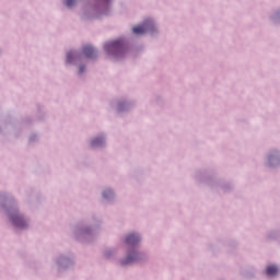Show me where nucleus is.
I'll return each instance as SVG.
<instances>
[{"instance_id": "8", "label": "nucleus", "mask_w": 280, "mask_h": 280, "mask_svg": "<svg viewBox=\"0 0 280 280\" xmlns=\"http://www.w3.org/2000/svg\"><path fill=\"white\" fill-rule=\"evenodd\" d=\"M104 143V139L103 138H96L92 141V145L93 148L97 147V145H102Z\"/></svg>"}, {"instance_id": "11", "label": "nucleus", "mask_w": 280, "mask_h": 280, "mask_svg": "<svg viewBox=\"0 0 280 280\" xmlns=\"http://www.w3.org/2000/svg\"><path fill=\"white\" fill-rule=\"evenodd\" d=\"M67 60L68 62H71L73 60V52H68Z\"/></svg>"}, {"instance_id": "4", "label": "nucleus", "mask_w": 280, "mask_h": 280, "mask_svg": "<svg viewBox=\"0 0 280 280\" xmlns=\"http://www.w3.org/2000/svg\"><path fill=\"white\" fill-rule=\"evenodd\" d=\"M139 259V254L136 252H132L127 256V259H124L121 261L122 266H128V264H135Z\"/></svg>"}, {"instance_id": "6", "label": "nucleus", "mask_w": 280, "mask_h": 280, "mask_svg": "<svg viewBox=\"0 0 280 280\" xmlns=\"http://www.w3.org/2000/svg\"><path fill=\"white\" fill-rule=\"evenodd\" d=\"M83 54L86 58H94L95 57V49L92 46L83 47Z\"/></svg>"}, {"instance_id": "9", "label": "nucleus", "mask_w": 280, "mask_h": 280, "mask_svg": "<svg viewBox=\"0 0 280 280\" xmlns=\"http://www.w3.org/2000/svg\"><path fill=\"white\" fill-rule=\"evenodd\" d=\"M109 196H113V190H105V191L103 192V197H104V198H108Z\"/></svg>"}, {"instance_id": "5", "label": "nucleus", "mask_w": 280, "mask_h": 280, "mask_svg": "<svg viewBox=\"0 0 280 280\" xmlns=\"http://www.w3.org/2000/svg\"><path fill=\"white\" fill-rule=\"evenodd\" d=\"M140 237L137 234H129L126 238V244H128L129 246H135V244H139L140 242Z\"/></svg>"}, {"instance_id": "10", "label": "nucleus", "mask_w": 280, "mask_h": 280, "mask_svg": "<svg viewBox=\"0 0 280 280\" xmlns=\"http://www.w3.org/2000/svg\"><path fill=\"white\" fill-rule=\"evenodd\" d=\"M73 3H75V0H66V5L68 8H71V5H73Z\"/></svg>"}, {"instance_id": "12", "label": "nucleus", "mask_w": 280, "mask_h": 280, "mask_svg": "<svg viewBox=\"0 0 280 280\" xmlns=\"http://www.w3.org/2000/svg\"><path fill=\"white\" fill-rule=\"evenodd\" d=\"M80 73H84V67L80 68Z\"/></svg>"}, {"instance_id": "7", "label": "nucleus", "mask_w": 280, "mask_h": 280, "mask_svg": "<svg viewBox=\"0 0 280 280\" xmlns=\"http://www.w3.org/2000/svg\"><path fill=\"white\" fill-rule=\"evenodd\" d=\"M266 272L269 277H275L279 272V268L277 266H268Z\"/></svg>"}, {"instance_id": "2", "label": "nucleus", "mask_w": 280, "mask_h": 280, "mask_svg": "<svg viewBox=\"0 0 280 280\" xmlns=\"http://www.w3.org/2000/svg\"><path fill=\"white\" fill-rule=\"evenodd\" d=\"M152 27V22H145L143 25H139L132 28L133 34H145L148 30Z\"/></svg>"}, {"instance_id": "1", "label": "nucleus", "mask_w": 280, "mask_h": 280, "mask_svg": "<svg viewBox=\"0 0 280 280\" xmlns=\"http://www.w3.org/2000/svg\"><path fill=\"white\" fill-rule=\"evenodd\" d=\"M105 49L107 51H115V54H118V51L124 49V42L121 39L114 40L109 44H106Z\"/></svg>"}, {"instance_id": "3", "label": "nucleus", "mask_w": 280, "mask_h": 280, "mask_svg": "<svg viewBox=\"0 0 280 280\" xmlns=\"http://www.w3.org/2000/svg\"><path fill=\"white\" fill-rule=\"evenodd\" d=\"M11 221L14 226H19V229H25V220H23V217L19 214L11 215Z\"/></svg>"}]
</instances>
